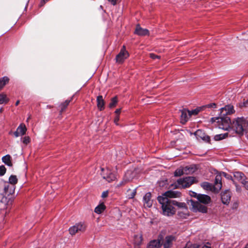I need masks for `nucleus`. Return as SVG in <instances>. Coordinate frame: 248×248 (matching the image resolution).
<instances>
[{
	"label": "nucleus",
	"instance_id": "obj_47",
	"mask_svg": "<svg viewBox=\"0 0 248 248\" xmlns=\"http://www.w3.org/2000/svg\"><path fill=\"white\" fill-rule=\"evenodd\" d=\"M127 181V180H124V181H122L120 183V184H119V185L118 186H122L123 185H124V183H126Z\"/></svg>",
	"mask_w": 248,
	"mask_h": 248
},
{
	"label": "nucleus",
	"instance_id": "obj_43",
	"mask_svg": "<svg viewBox=\"0 0 248 248\" xmlns=\"http://www.w3.org/2000/svg\"><path fill=\"white\" fill-rule=\"evenodd\" d=\"M108 196V192L107 191H104L102 194V197L106 198Z\"/></svg>",
	"mask_w": 248,
	"mask_h": 248
},
{
	"label": "nucleus",
	"instance_id": "obj_16",
	"mask_svg": "<svg viewBox=\"0 0 248 248\" xmlns=\"http://www.w3.org/2000/svg\"><path fill=\"white\" fill-rule=\"evenodd\" d=\"M97 107L100 110L104 108L105 102L102 95H99L97 97Z\"/></svg>",
	"mask_w": 248,
	"mask_h": 248
},
{
	"label": "nucleus",
	"instance_id": "obj_12",
	"mask_svg": "<svg viewBox=\"0 0 248 248\" xmlns=\"http://www.w3.org/2000/svg\"><path fill=\"white\" fill-rule=\"evenodd\" d=\"M151 193L148 192L143 197L144 205L147 207H150L152 205L153 202L151 200Z\"/></svg>",
	"mask_w": 248,
	"mask_h": 248
},
{
	"label": "nucleus",
	"instance_id": "obj_9",
	"mask_svg": "<svg viewBox=\"0 0 248 248\" xmlns=\"http://www.w3.org/2000/svg\"><path fill=\"white\" fill-rule=\"evenodd\" d=\"M195 135L198 140L201 139L206 142L210 141V137L206 135L202 130H197L195 132Z\"/></svg>",
	"mask_w": 248,
	"mask_h": 248
},
{
	"label": "nucleus",
	"instance_id": "obj_22",
	"mask_svg": "<svg viewBox=\"0 0 248 248\" xmlns=\"http://www.w3.org/2000/svg\"><path fill=\"white\" fill-rule=\"evenodd\" d=\"M106 208L105 205L103 203L100 204L96 206L94 209V212L98 214L102 213Z\"/></svg>",
	"mask_w": 248,
	"mask_h": 248
},
{
	"label": "nucleus",
	"instance_id": "obj_3",
	"mask_svg": "<svg viewBox=\"0 0 248 248\" xmlns=\"http://www.w3.org/2000/svg\"><path fill=\"white\" fill-rule=\"evenodd\" d=\"M198 202L194 200L190 201L191 209L193 212H200L202 213H206L207 212V207L205 205H202L201 203L204 204L208 203L211 200L210 197L204 194H199L198 195Z\"/></svg>",
	"mask_w": 248,
	"mask_h": 248
},
{
	"label": "nucleus",
	"instance_id": "obj_40",
	"mask_svg": "<svg viewBox=\"0 0 248 248\" xmlns=\"http://www.w3.org/2000/svg\"><path fill=\"white\" fill-rule=\"evenodd\" d=\"M204 108L205 107H207V108H216V104H215V103H212V104H208L205 106H204Z\"/></svg>",
	"mask_w": 248,
	"mask_h": 248
},
{
	"label": "nucleus",
	"instance_id": "obj_21",
	"mask_svg": "<svg viewBox=\"0 0 248 248\" xmlns=\"http://www.w3.org/2000/svg\"><path fill=\"white\" fill-rule=\"evenodd\" d=\"M142 241V237L141 234H136L134 235V242L135 245H140Z\"/></svg>",
	"mask_w": 248,
	"mask_h": 248
},
{
	"label": "nucleus",
	"instance_id": "obj_44",
	"mask_svg": "<svg viewBox=\"0 0 248 248\" xmlns=\"http://www.w3.org/2000/svg\"><path fill=\"white\" fill-rule=\"evenodd\" d=\"M112 5H115L117 3V0H108Z\"/></svg>",
	"mask_w": 248,
	"mask_h": 248
},
{
	"label": "nucleus",
	"instance_id": "obj_53",
	"mask_svg": "<svg viewBox=\"0 0 248 248\" xmlns=\"http://www.w3.org/2000/svg\"><path fill=\"white\" fill-rule=\"evenodd\" d=\"M29 119H30V117H29V118L27 119V121H28V120H29Z\"/></svg>",
	"mask_w": 248,
	"mask_h": 248
},
{
	"label": "nucleus",
	"instance_id": "obj_45",
	"mask_svg": "<svg viewBox=\"0 0 248 248\" xmlns=\"http://www.w3.org/2000/svg\"><path fill=\"white\" fill-rule=\"evenodd\" d=\"M14 135L16 137H18L20 135L19 132L17 129L16 131L14 133Z\"/></svg>",
	"mask_w": 248,
	"mask_h": 248
},
{
	"label": "nucleus",
	"instance_id": "obj_38",
	"mask_svg": "<svg viewBox=\"0 0 248 248\" xmlns=\"http://www.w3.org/2000/svg\"><path fill=\"white\" fill-rule=\"evenodd\" d=\"M242 184L244 185L246 189L248 190V181L246 180H243Z\"/></svg>",
	"mask_w": 248,
	"mask_h": 248
},
{
	"label": "nucleus",
	"instance_id": "obj_19",
	"mask_svg": "<svg viewBox=\"0 0 248 248\" xmlns=\"http://www.w3.org/2000/svg\"><path fill=\"white\" fill-rule=\"evenodd\" d=\"M2 162L6 165L11 167L12 163L11 162V156L9 155H7L2 157Z\"/></svg>",
	"mask_w": 248,
	"mask_h": 248
},
{
	"label": "nucleus",
	"instance_id": "obj_24",
	"mask_svg": "<svg viewBox=\"0 0 248 248\" xmlns=\"http://www.w3.org/2000/svg\"><path fill=\"white\" fill-rule=\"evenodd\" d=\"M8 183L11 186H13L15 187L14 185L17 183V179L16 176L14 175H11L9 178V182Z\"/></svg>",
	"mask_w": 248,
	"mask_h": 248
},
{
	"label": "nucleus",
	"instance_id": "obj_46",
	"mask_svg": "<svg viewBox=\"0 0 248 248\" xmlns=\"http://www.w3.org/2000/svg\"><path fill=\"white\" fill-rule=\"evenodd\" d=\"M120 112H121V109H117L115 111V113H116L117 114V115H119Z\"/></svg>",
	"mask_w": 248,
	"mask_h": 248
},
{
	"label": "nucleus",
	"instance_id": "obj_48",
	"mask_svg": "<svg viewBox=\"0 0 248 248\" xmlns=\"http://www.w3.org/2000/svg\"><path fill=\"white\" fill-rule=\"evenodd\" d=\"M134 248H140V245H135Z\"/></svg>",
	"mask_w": 248,
	"mask_h": 248
},
{
	"label": "nucleus",
	"instance_id": "obj_20",
	"mask_svg": "<svg viewBox=\"0 0 248 248\" xmlns=\"http://www.w3.org/2000/svg\"><path fill=\"white\" fill-rule=\"evenodd\" d=\"M233 177L237 180L241 181V182L243 180H245V176L241 172H235L233 174Z\"/></svg>",
	"mask_w": 248,
	"mask_h": 248
},
{
	"label": "nucleus",
	"instance_id": "obj_5",
	"mask_svg": "<svg viewBox=\"0 0 248 248\" xmlns=\"http://www.w3.org/2000/svg\"><path fill=\"white\" fill-rule=\"evenodd\" d=\"M101 174L103 179H105L108 182H111L116 179L115 174L109 169L101 168Z\"/></svg>",
	"mask_w": 248,
	"mask_h": 248
},
{
	"label": "nucleus",
	"instance_id": "obj_13",
	"mask_svg": "<svg viewBox=\"0 0 248 248\" xmlns=\"http://www.w3.org/2000/svg\"><path fill=\"white\" fill-rule=\"evenodd\" d=\"M188 110L183 109L181 110V123L185 124L190 116H189Z\"/></svg>",
	"mask_w": 248,
	"mask_h": 248
},
{
	"label": "nucleus",
	"instance_id": "obj_7",
	"mask_svg": "<svg viewBox=\"0 0 248 248\" xmlns=\"http://www.w3.org/2000/svg\"><path fill=\"white\" fill-rule=\"evenodd\" d=\"M129 56V53L126 50L125 46H124L121 49L120 52L116 57V61L117 62L122 63Z\"/></svg>",
	"mask_w": 248,
	"mask_h": 248
},
{
	"label": "nucleus",
	"instance_id": "obj_11",
	"mask_svg": "<svg viewBox=\"0 0 248 248\" xmlns=\"http://www.w3.org/2000/svg\"><path fill=\"white\" fill-rule=\"evenodd\" d=\"M231 192L229 190H226L221 194V200L223 203L228 204L231 201Z\"/></svg>",
	"mask_w": 248,
	"mask_h": 248
},
{
	"label": "nucleus",
	"instance_id": "obj_30",
	"mask_svg": "<svg viewBox=\"0 0 248 248\" xmlns=\"http://www.w3.org/2000/svg\"><path fill=\"white\" fill-rule=\"evenodd\" d=\"M202 186L205 189H211L212 187V185L208 182H204L202 184Z\"/></svg>",
	"mask_w": 248,
	"mask_h": 248
},
{
	"label": "nucleus",
	"instance_id": "obj_49",
	"mask_svg": "<svg viewBox=\"0 0 248 248\" xmlns=\"http://www.w3.org/2000/svg\"><path fill=\"white\" fill-rule=\"evenodd\" d=\"M202 248H210V247L207 246H204Z\"/></svg>",
	"mask_w": 248,
	"mask_h": 248
},
{
	"label": "nucleus",
	"instance_id": "obj_14",
	"mask_svg": "<svg viewBox=\"0 0 248 248\" xmlns=\"http://www.w3.org/2000/svg\"><path fill=\"white\" fill-rule=\"evenodd\" d=\"M135 33L140 36H145L149 34V31L147 29L141 28L139 25H137Z\"/></svg>",
	"mask_w": 248,
	"mask_h": 248
},
{
	"label": "nucleus",
	"instance_id": "obj_52",
	"mask_svg": "<svg viewBox=\"0 0 248 248\" xmlns=\"http://www.w3.org/2000/svg\"><path fill=\"white\" fill-rule=\"evenodd\" d=\"M245 248H248V244L246 245Z\"/></svg>",
	"mask_w": 248,
	"mask_h": 248
},
{
	"label": "nucleus",
	"instance_id": "obj_8",
	"mask_svg": "<svg viewBox=\"0 0 248 248\" xmlns=\"http://www.w3.org/2000/svg\"><path fill=\"white\" fill-rule=\"evenodd\" d=\"M86 226L83 223H78L70 227L69 229L70 233L74 235L78 232H83L85 230Z\"/></svg>",
	"mask_w": 248,
	"mask_h": 248
},
{
	"label": "nucleus",
	"instance_id": "obj_31",
	"mask_svg": "<svg viewBox=\"0 0 248 248\" xmlns=\"http://www.w3.org/2000/svg\"><path fill=\"white\" fill-rule=\"evenodd\" d=\"M70 100H67L64 103H63L62 104H61V112L63 111L65 109V108L68 105V104L70 103Z\"/></svg>",
	"mask_w": 248,
	"mask_h": 248
},
{
	"label": "nucleus",
	"instance_id": "obj_29",
	"mask_svg": "<svg viewBox=\"0 0 248 248\" xmlns=\"http://www.w3.org/2000/svg\"><path fill=\"white\" fill-rule=\"evenodd\" d=\"M8 101V99L6 97V94L4 93L0 94V104H2L5 103H6Z\"/></svg>",
	"mask_w": 248,
	"mask_h": 248
},
{
	"label": "nucleus",
	"instance_id": "obj_33",
	"mask_svg": "<svg viewBox=\"0 0 248 248\" xmlns=\"http://www.w3.org/2000/svg\"><path fill=\"white\" fill-rule=\"evenodd\" d=\"M221 175H223L224 177H225L226 179L228 180H232V181H234L232 177V175H231L229 174H228L226 172H223L221 173Z\"/></svg>",
	"mask_w": 248,
	"mask_h": 248
},
{
	"label": "nucleus",
	"instance_id": "obj_37",
	"mask_svg": "<svg viewBox=\"0 0 248 248\" xmlns=\"http://www.w3.org/2000/svg\"><path fill=\"white\" fill-rule=\"evenodd\" d=\"M150 57L152 59H155L156 58L160 59V57L159 56L156 55L154 53H150Z\"/></svg>",
	"mask_w": 248,
	"mask_h": 248
},
{
	"label": "nucleus",
	"instance_id": "obj_54",
	"mask_svg": "<svg viewBox=\"0 0 248 248\" xmlns=\"http://www.w3.org/2000/svg\"><path fill=\"white\" fill-rule=\"evenodd\" d=\"M43 4V2H41V5H42Z\"/></svg>",
	"mask_w": 248,
	"mask_h": 248
},
{
	"label": "nucleus",
	"instance_id": "obj_32",
	"mask_svg": "<svg viewBox=\"0 0 248 248\" xmlns=\"http://www.w3.org/2000/svg\"><path fill=\"white\" fill-rule=\"evenodd\" d=\"M174 202L176 203H174V206H177L179 207L185 209V211H186V204L184 202H178L174 200Z\"/></svg>",
	"mask_w": 248,
	"mask_h": 248
},
{
	"label": "nucleus",
	"instance_id": "obj_41",
	"mask_svg": "<svg viewBox=\"0 0 248 248\" xmlns=\"http://www.w3.org/2000/svg\"><path fill=\"white\" fill-rule=\"evenodd\" d=\"M119 120V116L117 115L114 119V123L116 125H119L118 122Z\"/></svg>",
	"mask_w": 248,
	"mask_h": 248
},
{
	"label": "nucleus",
	"instance_id": "obj_2",
	"mask_svg": "<svg viewBox=\"0 0 248 248\" xmlns=\"http://www.w3.org/2000/svg\"><path fill=\"white\" fill-rule=\"evenodd\" d=\"M180 194L179 192L170 190L166 192L162 196L158 197L157 200L161 205L162 213L164 216H170L175 214L174 203L176 202L171 198L179 197Z\"/></svg>",
	"mask_w": 248,
	"mask_h": 248
},
{
	"label": "nucleus",
	"instance_id": "obj_26",
	"mask_svg": "<svg viewBox=\"0 0 248 248\" xmlns=\"http://www.w3.org/2000/svg\"><path fill=\"white\" fill-rule=\"evenodd\" d=\"M228 133L218 134V135H216V136H215L214 138L215 140H220L225 139L226 137H228Z\"/></svg>",
	"mask_w": 248,
	"mask_h": 248
},
{
	"label": "nucleus",
	"instance_id": "obj_1",
	"mask_svg": "<svg viewBox=\"0 0 248 248\" xmlns=\"http://www.w3.org/2000/svg\"><path fill=\"white\" fill-rule=\"evenodd\" d=\"M234 112L233 107L227 105L220 108L219 116L212 118L211 121L218 123V126L220 129L229 131L232 130L239 135L248 133V120L244 117H238L232 122L230 118L227 116Z\"/></svg>",
	"mask_w": 248,
	"mask_h": 248
},
{
	"label": "nucleus",
	"instance_id": "obj_27",
	"mask_svg": "<svg viewBox=\"0 0 248 248\" xmlns=\"http://www.w3.org/2000/svg\"><path fill=\"white\" fill-rule=\"evenodd\" d=\"M17 130L19 132V134H20V135H24L26 133L27 129L25 127V125L20 124L17 127Z\"/></svg>",
	"mask_w": 248,
	"mask_h": 248
},
{
	"label": "nucleus",
	"instance_id": "obj_4",
	"mask_svg": "<svg viewBox=\"0 0 248 248\" xmlns=\"http://www.w3.org/2000/svg\"><path fill=\"white\" fill-rule=\"evenodd\" d=\"M196 182V178L194 177L188 176L183 178H180L175 183L176 188H186L190 186Z\"/></svg>",
	"mask_w": 248,
	"mask_h": 248
},
{
	"label": "nucleus",
	"instance_id": "obj_50",
	"mask_svg": "<svg viewBox=\"0 0 248 248\" xmlns=\"http://www.w3.org/2000/svg\"><path fill=\"white\" fill-rule=\"evenodd\" d=\"M19 103V101H17L16 103V105L17 106Z\"/></svg>",
	"mask_w": 248,
	"mask_h": 248
},
{
	"label": "nucleus",
	"instance_id": "obj_42",
	"mask_svg": "<svg viewBox=\"0 0 248 248\" xmlns=\"http://www.w3.org/2000/svg\"><path fill=\"white\" fill-rule=\"evenodd\" d=\"M135 194H136V191H135V190H134L133 191H132L131 192V194L129 195V198H130V199L133 198L135 195Z\"/></svg>",
	"mask_w": 248,
	"mask_h": 248
},
{
	"label": "nucleus",
	"instance_id": "obj_17",
	"mask_svg": "<svg viewBox=\"0 0 248 248\" xmlns=\"http://www.w3.org/2000/svg\"><path fill=\"white\" fill-rule=\"evenodd\" d=\"M174 239V237L171 235L167 236L165 238V241L164 243V248H169L170 247L171 243Z\"/></svg>",
	"mask_w": 248,
	"mask_h": 248
},
{
	"label": "nucleus",
	"instance_id": "obj_36",
	"mask_svg": "<svg viewBox=\"0 0 248 248\" xmlns=\"http://www.w3.org/2000/svg\"><path fill=\"white\" fill-rule=\"evenodd\" d=\"M30 138L29 137H25L23 139L22 142L23 143L27 144L30 142Z\"/></svg>",
	"mask_w": 248,
	"mask_h": 248
},
{
	"label": "nucleus",
	"instance_id": "obj_39",
	"mask_svg": "<svg viewBox=\"0 0 248 248\" xmlns=\"http://www.w3.org/2000/svg\"><path fill=\"white\" fill-rule=\"evenodd\" d=\"M199 194H198L197 193H196V192H193V191H190V195L191 196V197H195L197 199H198V195Z\"/></svg>",
	"mask_w": 248,
	"mask_h": 248
},
{
	"label": "nucleus",
	"instance_id": "obj_18",
	"mask_svg": "<svg viewBox=\"0 0 248 248\" xmlns=\"http://www.w3.org/2000/svg\"><path fill=\"white\" fill-rule=\"evenodd\" d=\"M7 195H1L0 198V203L3 204L2 208H5L6 205L8 204L9 202V199L7 197Z\"/></svg>",
	"mask_w": 248,
	"mask_h": 248
},
{
	"label": "nucleus",
	"instance_id": "obj_10",
	"mask_svg": "<svg viewBox=\"0 0 248 248\" xmlns=\"http://www.w3.org/2000/svg\"><path fill=\"white\" fill-rule=\"evenodd\" d=\"M214 189L216 192H218L221 188V174H217L216 176L214 183Z\"/></svg>",
	"mask_w": 248,
	"mask_h": 248
},
{
	"label": "nucleus",
	"instance_id": "obj_34",
	"mask_svg": "<svg viewBox=\"0 0 248 248\" xmlns=\"http://www.w3.org/2000/svg\"><path fill=\"white\" fill-rule=\"evenodd\" d=\"M6 169L4 166L1 165L0 166V176H3L6 172Z\"/></svg>",
	"mask_w": 248,
	"mask_h": 248
},
{
	"label": "nucleus",
	"instance_id": "obj_35",
	"mask_svg": "<svg viewBox=\"0 0 248 248\" xmlns=\"http://www.w3.org/2000/svg\"><path fill=\"white\" fill-rule=\"evenodd\" d=\"M178 216L183 218H186V216H187V214L186 213L184 212H178Z\"/></svg>",
	"mask_w": 248,
	"mask_h": 248
},
{
	"label": "nucleus",
	"instance_id": "obj_23",
	"mask_svg": "<svg viewBox=\"0 0 248 248\" xmlns=\"http://www.w3.org/2000/svg\"><path fill=\"white\" fill-rule=\"evenodd\" d=\"M9 78L7 77H4L0 78V90L9 82Z\"/></svg>",
	"mask_w": 248,
	"mask_h": 248
},
{
	"label": "nucleus",
	"instance_id": "obj_51",
	"mask_svg": "<svg viewBox=\"0 0 248 248\" xmlns=\"http://www.w3.org/2000/svg\"><path fill=\"white\" fill-rule=\"evenodd\" d=\"M48 0H43V3H45L46 1H48Z\"/></svg>",
	"mask_w": 248,
	"mask_h": 248
},
{
	"label": "nucleus",
	"instance_id": "obj_25",
	"mask_svg": "<svg viewBox=\"0 0 248 248\" xmlns=\"http://www.w3.org/2000/svg\"><path fill=\"white\" fill-rule=\"evenodd\" d=\"M204 106L197 108L196 109H193L191 111H188L189 116H191L192 115H196L198 114L203 108Z\"/></svg>",
	"mask_w": 248,
	"mask_h": 248
},
{
	"label": "nucleus",
	"instance_id": "obj_15",
	"mask_svg": "<svg viewBox=\"0 0 248 248\" xmlns=\"http://www.w3.org/2000/svg\"><path fill=\"white\" fill-rule=\"evenodd\" d=\"M161 246V244L160 240H154L150 242L147 246V248H158L160 247Z\"/></svg>",
	"mask_w": 248,
	"mask_h": 248
},
{
	"label": "nucleus",
	"instance_id": "obj_6",
	"mask_svg": "<svg viewBox=\"0 0 248 248\" xmlns=\"http://www.w3.org/2000/svg\"><path fill=\"white\" fill-rule=\"evenodd\" d=\"M195 171V169L191 166H186L177 169L174 172L175 176H180L183 174H188Z\"/></svg>",
	"mask_w": 248,
	"mask_h": 248
},
{
	"label": "nucleus",
	"instance_id": "obj_28",
	"mask_svg": "<svg viewBox=\"0 0 248 248\" xmlns=\"http://www.w3.org/2000/svg\"><path fill=\"white\" fill-rule=\"evenodd\" d=\"M117 102H118V99H117V96H115V97H113L111 99V102L109 104V108H111L114 107L116 105Z\"/></svg>",
	"mask_w": 248,
	"mask_h": 248
}]
</instances>
